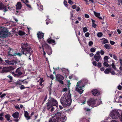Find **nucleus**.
Here are the masks:
<instances>
[{"instance_id":"nucleus-1","label":"nucleus","mask_w":122,"mask_h":122,"mask_svg":"<svg viewBox=\"0 0 122 122\" xmlns=\"http://www.w3.org/2000/svg\"><path fill=\"white\" fill-rule=\"evenodd\" d=\"M20 49L21 53L15 52L14 55L15 56L18 55L20 56L22 54H23L27 56V55L29 54L30 56L33 53V51H31V48L30 46H28L27 43H26L22 44Z\"/></svg>"},{"instance_id":"nucleus-2","label":"nucleus","mask_w":122,"mask_h":122,"mask_svg":"<svg viewBox=\"0 0 122 122\" xmlns=\"http://www.w3.org/2000/svg\"><path fill=\"white\" fill-rule=\"evenodd\" d=\"M71 95L69 91L64 94L61 98L60 102L64 107H68L70 105L72 101Z\"/></svg>"},{"instance_id":"nucleus-3","label":"nucleus","mask_w":122,"mask_h":122,"mask_svg":"<svg viewBox=\"0 0 122 122\" xmlns=\"http://www.w3.org/2000/svg\"><path fill=\"white\" fill-rule=\"evenodd\" d=\"M61 114L58 112H55V116L49 121V122H65L67 117L65 116L64 117H61ZM45 122H48L45 121Z\"/></svg>"},{"instance_id":"nucleus-4","label":"nucleus","mask_w":122,"mask_h":122,"mask_svg":"<svg viewBox=\"0 0 122 122\" xmlns=\"http://www.w3.org/2000/svg\"><path fill=\"white\" fill-rule=\"evenodd\" d=\"M50 100L46 103L47 109L49 110L51 107L54 106L58 107V104L57 101L53 98L50 97L49 98Z\"/></svg>"},{"instance_id":"nucleus-5","label":"nucleus","mask_w":122,"mask_h":122,"mask_svg":"<svg viewBox=\"0 0 122 122\" xmlns=\"http://www.w3.org/2000/svg\"><path fill=\"white\" fill-rule=\"evenodd\" d=\"M10 34L7 28H4L0 30V37L1 38L6 37Z\"/></svg>"},{"instance_id":"nucleus-6","label":"nucleus","mask_w":122,"mask_h":122,"mask_svg":"<svg viewBox=\"0 0 122 122\" xmlns=\"http://www.w3.org/2000/svg\"><path fill=\"white\" fill-rule=\"evenodd\" d=\"M21 68L20 67L17 68L15 71V73L14 72H11V73L15 77H18L22 74L21 70Z\"/></svg>"},{"instance_id":"nucleus-7","label":"nucleus","mask_w":122,"mask_h":122,"mask_svg":"<svg viewBox=\"0 0 122 122\" xmlns=\"http://www.w3.org/2000/svg\"><path fill=\"white\" fill-rule=\"evenodd\" d=\"M110 115L112 118L113 119L118 118L120 115L118 112L115 110H113Z\"/></svg>"},{"instance_id":"nucleus-8","label":"nucleus","mask_w":122,"mask_h":122,"mask_svg":"<svg viewBox=\"0 0 122 122\" xmlns=\"http://www.w3.org/2000/svg\"><path fill=\"white\" fill-rule=\"evenodd\" d=\"M14 68L12 66L4 67L2 70V73H7L8 72H10L12 71L14 69Z\"/></svg>"},{"instance_id":"nucleus-9","label":"nucleus","mask_w":122,"mask_h":122,"mask_svg":"<svg viewBox=\"0 0 122 122\" xmlns=\"http://www.w3.org/2000/svg\"><path fill=\"white\" fill-rule=\"evenodd\" d=\"M44 47L46 49V52L49 55H51L52 53V50L51 47L47 44L46 43L44 45Z\"/></svg>"},{"instance_id":"nucleus-10","label":"nucleus","mask_w":122,"mask_h":122,"mask_svg":"<svg viewBox=\"0 0 122 122\" xmlns=\"http://www.w3.org/2000/svg\"><path fill=\"white\" fill-rule=\"evenodd\" d=\"M64 79V77L60 74H58L56 76V80L59 81L60 83L62 84H64V82L62 80H63Z\"/></svg>"},{"instance_id":"nucleus-11","label":"nucleus","mask_w":122,"mask_h":122,"mask_svg":"<svg viewBox=\"0 0 122 122\" xmlns=\"http://www.w3.org/2000/svg\"><path fill=\"white\" fill-rule=\"evenodd\" d=\"M96 100L94 98H90L87 101L88 105L89 106L92 107L95 104Z\"/></svg>"},{"instance_id":"nucleus-12","label":"nucleus","mask_w":122,"mask_h":122,"mask_svg":"<svg viewBox=\"0 0 122 122\" xmlns=\"http://www.w3.org/2000/svg\"><path fill=\"white\" fill-rule=\"evenodd\" d=\"M92 93L95 96H98L100 95V91L98 90L94 89L92 91Z\"/></svg>"},{"instance_id":"nucleus-13","label":"nucleus","mask_w":122,"mask_h":122,"mask_svg":"<svg viewBox=\"0 0 122 122\" xmlns=\"http://www.w3.org/2000/svg\"><path fill=\"white\" fill-rule=\"evenodd\" d=\"M2 9L5 10V11H8L7 6L3 5V3L0 1V10Z\"/></svg>"},{"instance_id":"nucleus-14","label":"nucleus","mask_w":122,"mask_h":122,"mask_svg":"<svg viewBox=\"0 0 122 122\" xmlns=\"http://www.w3.org/2000/svg\"><path fill=\"white\" fill-rule=\"evenodd\" d=\"M20 62V61L18 60L17 58L15 57L14 58V59L11 61V64L13 65L15 64H16Z\"/></svg>"},{"instance_id":"nucleus-15","label":"nucleus","mask_w":122,"mask_h":122,"mask_svg":"<svg viewBox=\"0 0 122 122\" xmlns=\"http://www.w3.org/2000/svg\"><path fill=\"white\" fill-rule=\"evenodd\" d=\"M37 37L39 39H41L43 38L44 36V34L41 32H38L37 34Z\"/></svg>"},{"instance_id":"nucleus-16","label":"nucleus","mask_w":122,"mask_h":122,"mask_svg":"<svg viewBox=\"0 0 122 122\" xmlns=\"http://www.w3.org/2000/svg\"><path fill=\"white\" fill-rule=\"evenodd\" d=\"M24 116L26 118V119L27 120H29L30 119L31 116H29V113L27 111H24Z\"/></svg>"},{"instance_id":"nucleus-17","label":"nucleus","mask_w":122,"mask_h":122,"mask_svg":"<svg viewBox=\"0 0 122 122\" xmlns=\"http://www.w3.org/2000/svg\"><path fill=\"white\" fill-rule=\"evenodd\" d=\"M16 10H20L22 7V4L21 2H18L16 5Z\"/></svg>"},{"instance_id":"nucleus-18","label":"nucleus","mask_w":122,"mask_h":122,"mask_svg":"<svg viewBox=\"0 0 122 122\" xmlns=\"http://www.w3.org/2000/svg\"><path fill=\"white\" fill-rule=\"evenodd\" d=\"M93 12L95 15L96 17L98 18L100 20L102 19V18L100 16V13L97 12L95 11H94Z\"/></svg>"},{"instance_id":"nucleus-19","label":"nucleus","mask_w":122,"mask_h":122,"mask_svg":"<svg viewBox=\"0 0 122 122\" xmlns=\"http://www.w3.org/2000/svg\"><path fill=\"white\" fill-rule=\"evenodd\" d=\"M94 58L95 59V61L97 62L99 61L100 60L102 59V57L101 56H96L94 55Z\"/></svg>"},{"instance_id":"nucleus-20","label":"nucleus","mask_w":122,"mask_h":122,"mask_svg":"<svg viewBox=\"0 0 122 122\" xmlns=\"http://www.w3.org/2000/svg\"><path fill=\"white\" fill-rule=\"evenodd\" d=\"M19 113L18 112H16L12 115V116L15 118H18L19 117Z\"/></svg>"},{"instance_id":"nucleus-21","label":"nucleus","mask_w":122,"mask_h":122,"mask_svg":"<svg viewBox=\"0 0 122 122\" xmlns=\"http://www.w3.org/2000/svg\"><path fill=\"white\" fill-rule=\"evenodd\" d=\"M47 41L49 44L53 43L54 44V45L56 44L55 41L54 40L51 39L50 38L48 39L47 40Z\"/></svg>"},{"instance_id":"nucleus-22","label":"nucleus","mask_w":122,"mask_h":122,"mask_svg":"<svg viewBox=\"0 0 122 122\" xmlns=\"http://www.w3.org/2000/svg\"><path fill=\"white\" fill-rule=\"evenodd\" d=\"M62 72L64 74V75L66 77L69 74V72L67 70H63Z\"/></svg>"},{"instance_id":"nucleus-23","label":"nucleus","mask_w":122,"mask_h":122,"mask_svg":"<svg viewBox=\"0 0 122 122\" xmlns=\"http://www.w3.org/2000/svg\"><path fill=\"white\" fill-rule=\"evenodd\" d=\"M111 69L110 68H107L104 71V72L105 74H108L111 72Z\"/></svg>"},{"instance_id":"nucleus-24","label":"nucleus","mask_w":122,"mask_h":122,"mask_svg":"<svg viewBox=\"0 0 122 122\" xmlns=\"http://www.w3.org/2000/svg\"><path fill=\"white\" fill-rule=\"evenodd\" d=\"M9 51H8V54H15V52H13V50L12 49L10 48L9 49Z\"/></svg>"},{"instance_id":"nucleus-25","label":"nucleus","mask_w":122,"mask_h":122,"mask_svg":"<svg viewBox=\"0 0 122 122\" xmlns=\"http://www.w3.org/2000/svg\"><path fill=\"white\" fill-rule=\"evenodd\" d=\"M15 55L14 54H8L7 55V57L8 59H12L13 58L14 59V56H15L14 55Z\"/></svg>"},{"instance_id":"nucleus-26","label":"nucleus","mask_w":122,"mask_h":122,"mask_svg":"<svg viewBox=\"0 0 122 122\" xmlns=\"http://www.w3.org/2000/svg\"><path fill=\"white\" fill-rule=\"evenodd\" d=\"M7 77L10 79V80L8 81L10 83L12 82V81L13 80V78L10 75H8L7 76Z\"/></svg>"},{"instance_id":"nucleus-27","label":"nucleus","mask_w":122,"mask_h":122,"mask_svg":"<svg viewBox=\"0 0 122 122\" xmlns=\"http://www.w3.org/2000/svg\"><path fill=\"white\" fill-rule=\"evenodd\" d=\"M76 90L80 94L82 93L83 91V90H82L81 89H80L78 88H76Z\"/></svg>"},{"instance_id":"nucleus-28","label":"nucleus","mask_w":122,"mask_h":122,"mask_svg":"<svg viewBox=\"0 0 122 122\" xmlns=\"http://www.w3.org/2000/svg\"><path fill=\"white\" fill-rule=\"evenodd\" d=\"M104 47L107 49H109L111 48L110 45L108 44H106L104 46Z\"/></svg>"},{"instance_id":"nucleus-29","label":"nucleus","mask_w":122,"mask_h":122,"mask_svg":"<svg viewBox=\"0 0 122 122\" xmlns=\"http://www.w3.org/2000/svg\"><path fill=\"white\" fill-rule=\"evenodd\" d=\"M5 118L7 119V121H9L10 120V116L9 114H7L5 116Z\"/></svg>"},{"instance_id":"nucleus-30","label":"nucleus","mask_w":122,"mask_h":122,"mask_svg":"<svg viewBox=\"0 0 122 122\" xmlns=\"http://www.w3.org/2000/svg\"><path fill=\"white\" fill-rule=\"evenodd\" d=\"M25 32H24L22 31L19 30V31L18 34L20 36H23L25 34Z\"/></svg>"},{"instance_id":"nucleus-31","label":"nucleus","mask_w":122,"mask_h":122,"mask_svg":"<svg viewBox=\"0 0 122 122\" xmlns=\"http://www.w3.org/2000/svg\"><path fill=\"white\" fill-rule=\"evenodd\" d=\"M40 81L39 82V85L40 86H42L43 85V84H42V83L44 81L43 78H40L38 81Z\"/></svg>"},{"instance_id":"nucleus-32","label":"nucleus","mask_w":122,"mask_h":122,"mask_svg":"<svg viewBox=\"0 0 122 122\" xmlns=\"http://www.w3.org/2000/svg\"><path fill=\"white\" fill-rule=\"evenodd\" d=\"M81 83V82H77L76 85V88H79L80 89H81L82 88V86L80 85Z\"/></svg>"},{"instance_id":"nucleus-33","label":"nucleus","mask_w":122,"mask_h":122,"mask_svg":"<svg viewBox=\"0 0 122 122\" xmlns=\"http://www.w3.org/2000/svg\"><path fill=\"white\" fill-rule=\"evenodd\" d=\"M88 121L87 119L85 118H82L80 120V122H87Z\"/></svg>"},{"instance_id":"nucleus-34","label":"nucleus","mask_w":122,"mask_h":122,"mask_svg":"<svg viewBox=\"0 0 122 122\" xmlns=\"http://www.w3.org/2000/svg\"><path fill=\"white\" fill-rule=\"evenodd\" d=\"M102 40H103V42L102 43V44H105L106 43H108V41L107 39H105L104 38H103L102 39Z\"/></svg>"},{"instance_id":"nucleus-35","label":"nucleus","mask_w":122,"mask_h":122,"mask_svg":"<svg viewBox=\"0 0 122 122\" xmlns=\"http://www.w3.org/2000/svg\"><path fill=\"white\" fill-rule=\"evenodd\" d=\"M77 32H78V34L79 35H80L81 34V33H80V31L79 30H78V31H76V36L77 37V38L78 40L79 41V37L77 35Z\"/></svg>"},{"instance_id":"nucleus-36","label":"nucleus","mask_w":122,"mask_h":122,"mask_svg":"<svg viewBox=\"0 0 122 122\" xmlns=\"http://www.w3.org/2000/svg\"><path fill=\"white\" fill-rule=\"evenodd\" d=\"M90 51L92 52H94L96 51V48L95 47L92 48L90 50Z\"/></svg>"},{"instance_id":"nucleus-37","label":"nucleus","mask_w":122,"mask_h":122,"mask_svg":"<svg viewBox=\"0 0 122 122\" xmlns=\"http://www.w3.org/2000/svg\"><path fill=\"white\" fill-rule=\"evenodd\" d=\"M109 59L108 57L107 56H105L104 58V61H106L108 60Z\"/></svg>"},{"instance_id":"nucleus-38","label":"nucleus","mask_w":122,"mask_h":122,"mask_svg":"<svg viewBox=\"0 0 122 122\" xmlns=\"http://www.w3.org/2000/svg\"><path fill=\"white\" fill-rule=\"evenodd\" d=\"M103 34L102 32H99L97 34V36L98 37H101L102 35Z\"/></svg>"},{"instance_id":"nucleus-39","label":"nucleus","mask_w":122,"mask_h":122,"mask_svg":"<svg viewBox=\"0 0 122 122\" xmlns=\"http://www.w3.org/2000/svg\"><path fill=\"white\" fill-rule=\"evenodd\" d=\"M71 17L70 19H71L72 20H73V13L72 12L70 14Z\"/></svg>"},{"instance_id":"nucleus-40","label":"nucleus","mask_w":122,"mask_h":122,"mask_svg":"<svg viewBox=\"0 0 122 122\" xmlns=\"http://www.w3.org/2000/svg\"><path fill=\"white\" fill-rule=\"evenodd\" d=\"M103 65L105 66L106 67H108L109 66V65L108 63L107 62H104L103 63Z\"/></svg>"},{"instance_id":"nucleus-41","label":"nucleus","mask_w":122,"mask_h":122,"mask_svg":"<svg viewBox=\"0 0 122 122\" xmlns=\"http://www.w3.org/2000/svg\"><path fill=\"white\" fill-rule=\"evenodd\" d=\"M112 68L116 70V68L114 63H112L111 65Z\"/></svg>"},{"instance_id":"nucleus-42","label":"nucleus","mask_w":122,"mask_h":122,"mask_svg":"<svg viewBox=\"0 0 122 122\" xmlns=\"http://www.w3.org/2000/svg\"><path fill=\"white\" fill-rule=\"evenodd\" d=\"M93 44V43L92 41H90L88 43V45L89 46H92Z\"/></svg>"},{"instance_id":"nucleus-43","label":"nucleus","mask_w":122,"mask_h":122,"mask_svg":"<svg viewBox=\"0 0 122 122\" xmlns=\"http://www.w3.org/2000/svg\"><path fill=\"white\" fill-rule=\"evenodd\" d=\"M83 31L84 33L87 31H88V30L87 28L86 27H84L83 28Z\"/></svg>"},{"instance_id":"nucleus-44","label":"nucleus","mask_w":122,"mask_h":122,"mask_svg":"<svg viewBox=\"0 0 122 122\" xmlns=\"http://www.w3.org/2000/svg\"><path fill=\"white\" fill-rule=\"evenodd\" d=\"M5 62L9 64H11V61H10L8 60H5Z\"/></svg>"},{"instance_id":"nucleus-45","label":"nucleus","mask_w":122,"mask_h":122,"mask_svg":"<svg viewBox=\"0 0 122 122\" xmlns=\"http://www.w3.org/2000/svg\"><path fill=\"white\" fill-rule=\"evenodd\" d=\"M97 66L99 67H100L102 66L101 63L100 62H98V63Z\"/></svg>"},{"instance_id":"nucleus-46","label":"nucleus","mask_w":122,"mask_h":122,"mask_svg":"<svg viewBox=\"0 0 122 122\" xmlns=\"http://www.w3.org/2000/svg\"><path fill=\"white\" fill-rule=\"evenodd\" d=\"M6 94L5 93H4L0 96V97L1 98H3V97L5 96Z\"/></svg>"},{"instance_id":"nucleus-47","label":"nucleus","mask_w":122,"mask_h":122,"mask_svg":"<svg viewBox=\"0 0 122 122\" xmlns=\"http://www.w3.org/2000/svg\"><path fill=\"white\" fill-rule=\"evenodd\" d=\"M15 84L16 85H20L21 84V83L19 82H16L15 83Z\"/></svg>"},{"instance_id":"nucleus-48","label":"nucleus","mask_w":122,"mask_h":122,"mask_svg":"<svg viewBox=\"0 0 122 122\" xmlns=\"http://www.w3.org/2000/svg\"><path fill=\"white\" fill-rule=\"evenodd\" d=\"M113 58L115 60H118L117 59V57L115 54H114L113 55Z\"/></svg>"},{"instance_id":"nucleus-49","label":"nucleus","mask_w":122,"mask_h":122,"mask_svg":"<svg viewBox=\"0 0 122 122\" xmlns=\"http://www.w3.org/2000/svg\"><path fill=\"white\" fill-rule=\"evenodd\" d=\"M92 64L94 66H96L97 65V62L95 61L92 62Z\"/></svg>"},{"instance_id":"nucleus-50","label":"nucleus","mask_w":122,"mask_h":122,"mask_svg":"<svg viewBox=\"0 0 122 122\" xmlns=\"http://www.w3.org/2000/svg\"><path fill=\"white\" fill-rule=\"evenodd\" d=\"M90 35V34L89 32H87L85 34V36L86 37H88Z\"/></svg>"},{"instance_id":"nucleus-51","label":"nucleus","mask_w":122,"mask_h":122,"mask_svg":"<svg viewBox=\"0 0 122 122\" xmlns=\"http://www.w3.org/2000/svg\"><path fill=\"white\" fill-rule=\"evenodd\" d=\"M64 5H65L66 6H67V3L66 0H64Z\"/></svg>"},{"instance_id":"nucleus-52","label":"nucleus","mask_w":122,"mask_h":122,"mask_svg":"<svg viewBox=\"0 0 122 122\" xmlns=\"http://www.w3.org/2000/svg\"><path fill=\"white\" fill-rule=\"evenodd\" d=\"M110 42L111 44L112 45H113L115 44V42H114L112 41H110Z\"/></svg>"},{"instance_id":"nucleus-53","label":"nucleus","mask_w":122,"mask_h":122,"mask_svg":"<svg viewBox=\"0 0 122 122\" xmlns=\"http://www.w3.org/2000/svg\"><path fill=\"white\" fill-rule=\"evenodd\" d=\"M25 88V87H24V86L23 85H21L20 87V89L21 90Z\"/></svg>"},{"instance_id":"nucleus-54","label":"nucleus","mask_w":122,"mask_h":122,"mask_svg":"<svg viewBox=\"0 0 122 122\" xmlns=\"http://www.w3.org/2000/svg\"><path fill=\"white\" fill-rule=\"evenodd\" d=\"M100 52L99 51H97L96 53L94 55H96V56H101L100 54Z\"/></svg>"},{"instance_id":"nucleus-55","label":"nucleus","mask_w":122,"mask_h":122,"mask_svg":"<svg viewBox=\"0 0 122 122\" xmlns=\"http://www.w3.org/2000/svg\"><path fill=\"white\" fill-rule=\"evenodd\" d=\"M68 1L69 3L71 5H72L73 4V2L71 0H69Z\"/></svg>"},{"instance_id":"nucleus-56","label":"nucleus","mask_w":122,"mask_h":122,"mask_svg":"<svg viewBox=\"0 0 122 122\" xmlns=\"http://www.w3.org/2000/svg\"><path fill=\"white\" fill-rule=\"evenodd\" d=\"M76 10L77 11H79L80 10V8L78 6L77 7L76 9Z\"/></svg>"},{"instance_id":"nucleus-57","label":"nucleus","mask_w":122,"mask_h":122,"mask_svg":"<svg viewBox=\"0 0 122 122\" xmlns=\"http://www.w3.org/2000/svg\"><path fill=\"white\" fill-rule=\"evenodd\" d=\"M97 25L96 24L94 23H92V26L94 28H95L97 26Z\"/></svg>"},{"instance_id":"nucleus-58","label":"nucleus","mask_w":122,"mask_h":122,"mask_svg":"<svg viewBox=\"0 0 122 122\" xmlns=\"http://www.w3.org/2000/svg\"><path fill=\"white\" fill-rule=\"evenodd\" d=\"M100 53L102 55H103L104 54L105 52L103 51L102 50L101 51Z\"/></svg>"},{"instance_id":"nucleus-59","label":"nucleus","mask_w":122,"mask_h":122,"mask_svg":"<svg viewBox=\"0 0 122 122\" xmlns=\"http://www.w3.org/2000/svg\"><path fill=\"white\" fill-rule=\"evenodd\" d=\"M51 107V108L50 110V111L51 112H53L54 111L55 108L53 107Z\"/></svg>"},{"instance_id":"nucleus-60","label":"nucleus","mask_w":122,"mask_h":122,"mask_svg":"<svg viewBox=\"0 0 122 122\" xmlns=\"http://www.w3.org/2000/svg\"><path fill=\"white\" fill-rule=\"evenodd\" d=\"M85 110L87 112H90V109L88 108H85Z\"/></svg>"},{"instance_id":"nucleus-61","label":"nucleus","mask_w":122,"mask_h":122,"mask_svg":"<svg viewBox=\"0 0 122 122\" xmlns=\"http://www.w3.org/2000/svg\"><path fill=\"white\" fill-rule=\"evenodd\" d=\"M120 120L122 122V114L120 115L119 117Z\"/></svg>"},{"instance_id":"nucleus-62","label":"nucleus","mask_w":122,"mask_h":122,"mask_svg":"<svg viewBox=\"0 0 122 122\" xmlns=\"http://www.w3.org/2000/svg\"><path fill=\"white\" fill-rule=\"evenodd\" d=\"M110 72L111 73V74L112 75H114L116 74V73L114 71H111Z\"/></svg>"},{"instance_id":"nucleus-63","label":"nucleus","mask_w":122,"mask_h":122,"mask_svg":"<svg viewBox=\"0 0 122 122\" xmlns=\"http://www.w3.org/2000/svg\"><path fill=\"white\" fill-rule=\"evenodd\" d=\"M76 6L75 5H74L73 6H72V8L73 9H76Z\"/></svg>"},{"instance_id":"nucleus-64","label":"nucleus","mask_w":122,"mask_h":122,"mask_svg":"<svg viewBox=\"0 0 122 122\" xmlns=\"http://www.w3.org/2000/svg\"><path fill=\"white\" fill-rule=\"evenodd\" d=\"M122 88V87L120 85H119L118 86V89L119 90H121Z\"/></svg>"}]
</instances>
